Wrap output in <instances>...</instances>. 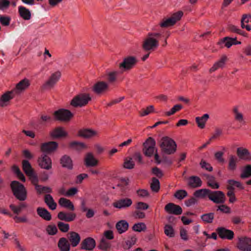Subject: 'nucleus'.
Here are the masks:
<instances>
[{
	"label": "nucleus",
	"instance_id": "nucleus-1",
	"mask_svg": "<svg viewBox=\"0 0 251 251\" xmlns=\"http://www.w3.org/2000/svg\"><path fill=\"white\" fill-rule=\"evenodd\" d=\"M161 34L158 32L151 31L148 33L143 41L142 47L145 51H153L159 46V40Z\"/></svg>",
	"mask_w": 251,
	"mask_h": 251
},
{
	"label": "nucleus",
	"instance_id": "nucleus-2",
	"mask_svg": "<svg viewBox=\"0 0 251 251\" xmlns=\"http://www.w3.org/2000/svg\"><path fill=\"white\" fill-rule=\"evenodd\" d=\"M183 13L181 11H178L173 13L170 17L163 18L159 22V26L163 28H168L174 25L177 22L180 20Z\"/></svg>",
	"mask_w": 251,
	"mask_h": 251
},
{
	"label": "nucleus",
	"instance_id": "nucleus-3",
	"mask_svg": "<svg viewBox=\"0 0 251 251\" xmlns=\"http://www.w3.org/2000/svg\"><path fill=\"white\" fill-rule=\"evenodd\" d=\"M11 187L14 195L19 200L25 201L27 198V191L25 186L17 181L11 183Z\"/></svg>",
	"mask_w": 251,
	"mask_h": 251
},
{
	"label": "nucleus",
	"instance_id": "nucleus-4",
	"mask_svg": "<svg viewBox=\"0 0 251 251\" xmlns=\"http://www.w3.org/2000/svg\"><path fill=\"white\" fill-rule=\"evenodd\" d=\"M160 147L163 152L168 154L175 153L176 150L175 141L168 137H164L161 139Z\"/></svg>",
	"mask_w": 251,
	"mask_h": 251
},
{
	"label": "nucleus",
	"instance_id": "nucleus-5",
	"mask_svg": "<svg viewBox=\"0 0 251 251\" xmlns=\"http://www.w3.org/2000/svg\"><path fill=\"white\" fill-rule=\"evenodd\" d=\"M91 100L88 93H80L75 96L71 101V105L74 107H82L86 105Z\"/></svg>",
	"mask_w": 251,
	"mask_h": 251
},
{
	"label": "nucleus",
	"instance_id": "nucleus-6",
	"mask_svg": "<svg viewBox=\"0 0 251 251\" xmlns=\"http://www.w3.org/2000/svg\"><path fill=\"white\" fill-rule=\"evenodd\" d=\"M155 145V140L152 137H149L143 144V152L144 155L149 157L152 156L157 151Z\"/></svg>",
	"mask_w": 251,
	"mask_h": 251
},
{
	"label": "nucleus",
	"instance_id": "nucleus-7",
	"mask_svg": "<svg viewBox=\"0 0 251 251\" xmlns=\"http://www.w3.org/2000/svg\"><path fill=\"white\" fill-rule=\"evenodd\" d=\"M99 132L98 130L91 128H83L79 129L77 132V136L85 139H90L98 137Z\"/></svg>",
	"mask_w": 251,
	"mask_h": 251
},
{
	"label": "nucleus",
	"instance_id": "nucleus-8",
	"mask_svg": "<svg viewBox=\"0 0 251 251\" xmlns=\"http://www.w3.org/2000/svg\"><path fill=\"white\" fill-rule=\"evenodd\" d=\"M137 62L134 56H127L123 59L122 62L119 64V67L123 71H129L132 69Z\"/></svg>",
	"mask_w": 251,
	"mask_h": 251
},
{
	"label": "nucleus",
	"instance_id": "nucleus-9",
	"mask_svg": "<svg viewBox=\"0 0 251 251\" xmlns=\"http://www.w3.org/2000/svg\"><path fill=\"white\" fill-rule=\"evenodd\" d=\"M61 73L59 71H56L51 74L48 79L43 85L44 89H50L52 88L59 80Z\"/></svg>",
	"mask_w": 251,
	"mask_h": 251
},
{
	"label": "nucleus",
	"instance_id": "nucleus-10",
	"mask_svg": "<svg viewBox=\"0 0 251 251\" xmlns=\"http://www.w3.org/2000/svg\"><path fill=\"white\" fill-rule=\"evenodd\" d=\"M38 166L42 169L50 170L52 169V160L47 154L41 155L37 159Z\"/></svg>",
	"mask_w": 251,
	"mask_h": 251
},
{
	"label": "nucleus",
	"instance_id": "nucleus-11",
	"mask_svg": "<svg viewBox=\"0 0 251 251\" xmlns=\"http://www.w3.org/2000/svg\"><path fill=\"white\" fill-rule=\"evenodd\" d=\"M49 135L53 139H62L68 137L69 134L65 128L62 126H57L50 131Z\"/></svg>",
	"mask_w": 251,
	"mask_h": 251
},
{
	"label": "nucleus",
	"instance_id": "nucleus-12",
	"mask_svg": "<svg viewBox=\"0 0 251 251\" xmlns=\"http://www.w3.org/2000/svg\"><path fill=\"white\" fill-rule=\"evenodd\" d=\"M236 247L242 251H251V238L246 236L239 237Z\"/></svg>",
	"mask_w": 251,
	"mask_h": 251
},
{
	"label": "nucleus",
	"instance_id": "nucleus-13",
	"mask_svg": "<svg viewBox=\"0 0 251 251\" xmlns=\"http://www.w3.org/2000/svg\"><path fill=\"white\" fill-rule=\"evenodd\" d=\"M54 116L56 120L66 122L73 117V114L68 110L61 109L54 112Z\"/></svg>",
	"mask_w": 251,
	"mask_h": 251
},
{
	"label": "nucleus",
	"instance_id": "nucleus-14",
	"mask_svg": "<svg viewBox=\"0 0 251 251\" xmlns=\"http://www.w3.org/2000/svg\"><path fill=\"white\" fill-rule=\"evenodd\" d=\"M58 147V144L56 142L50 141L43 143L41 146V150L43 152L51 153L55 151Z\"/></svg>",
	"mask_w": 251,
	"mask_h": 251
},
{
	"label": "nucleus",
	"instance_id": "nucleus-15",
	"mask_svg": "<svg viewBox=\"0 0 251 251\" xmlns=\"http://www.w3.org/2000/svg\"><path fill=\"white\" fill-rule=\"evenodd\" d=\"M109 89V85L105 81H99L93 86V91L97 94H101L107 92Z\"/></svg>",
	"mask_w": 251,
	"mask_h": 251
},
{
	"label": "nucleus",
	"instance_id": "nucleus-16",
	"mask_svg": "<svg viewBox=\"0 0 251 251\" xmlns=\"http://www.w3.org/2000/svg\"><path fill=\"white\" fill-rule=\"evenodd\" d=\"M29 85V80L28 79L25 78L17 83L14 89L12 91H14V94H20L27 89Z\"/></svg>",
	"mask_w": 251,
	"mask_h": 251
},
{
	"label": "nucleus",
	"instance_id": "nucleus-17",
	"mask_svg": "<svg viewBox=\"0 0 251 251\" xmlns=\"http://www.w3.org/2000/svg\"><path fill=\"white\" fill-rule=\"evenodd\" d=\"M209 199L216 203H223L225 200L224 194L221 191H210Z\"/></svg>",
	"mask_w": 251,
	"mask_h": 251
},
{
	"label": "nucleus",
	"instance_id": "nucleus-18",
	"mask_svg": "<svg viewBox=\"0 0 251 251\" xmlns=\"http://www.w3.org/2000/svg\"><path fill=\"white\" fill-rule=\"evenodd\" d=\"M14 97V91H7L1 95L0 98V107L8 105L10 100Z\"/></svg>",
	"mask_w": 251,
	"mask_h": 251
},
{
	"label": "nucleus",
	"instance_id": "nucleus-19",
	"mask_svg": "<svg viewBox=\"0 0 251 251\" xmlns=\"http://www.w3.org/2000/svg\"><path fill=\"white\" fill-rule=\"evenodd\" d=\"M132 204V201L129 198L121 199L113 202V206L118 209L129 207Z\"/></svg>",
	"mask_w": 251,
	"mask_h": 251
},
{
	"label": "nucleus",
	"instance_id": "nucleus-20",
	"mask_svg": "<svg viewBox=\"0 0 251 251\" xmlns=\"http://www.w3.org/2000/svg\"><path fill=\"white\" fill-rule=\"evenodd\" d=\"M84 162L85 166L87 167H95L99 164V160L91 152H87L84 157Z\"/></svg>",
	"mask_w": 251,
	"mask_h": 251
},
{
	"label": "nucleus",
	"instance_id": "nucleus-21",
	"mask_svg": "<svg viewBox=\"0 0 251 251\" xmlns=\"http://www.w3.org/2000/svg\"><path fill=\"white\" fill-rule=\"evenodd\" d=\"M165 210L169 214H173L176 215H180L182 213L181 207L173 203H169L165 206Z\"/></svg>",
	"mask_w": 251,
	"mask_h": 251
},
{
	"label": "nucleus",
	"instance_id": "nucleus-22",
	"mask_svg": "<svg viewBox=\"0 0 251 251\" xmlns=\"http://www.w3.org/2000/svg\"><path fill=\"white\" fill-rule=\"evenodd\" d=\"M237 155L241 160L249 161L251 160V153L246 148L239 147L237 149Z\"/></svg>",
	"mask_w": 251,
	"mask_h": 251
},
{
	"label": "nucleus",
	"instance_id": "nucleus-23",
	"mask_svg": "<svg viewBox=\"0 0 251 251\" xmlns=\"http://www.w3.org/2000/svg\"><path fill=\"white\" fill-rule=\"evenodd\" d=\"M81 246L82 249L92 251L96 247V242L93 238L88 237L82 241Z\"/></svg>",
	"mask_w": 251,
	"mask_h": 251
},
{
	"label": "nucleus",
	"instance_id": "nucleus-24",
	"mask_svg": "<svg viewBox=\"0 0 251 251\" xmlns=\"http://www.w3.org/2000/svg\"><path fill=\"white\" fill-rule=\"evenodd\" d=\"M227 60V56L225 55H223L219 60L214 64L213 66L210 69L209 71L210 72H213L218 69L224 68Z\"/></svg>",
	"mask_w": 251,
	"mask_h": 251
},
{
	"label": "nucleus",
	"instance_id": "nucleus-25",
	"mask_svg": "<svg viewBox=\"0 0 251 251\" xmlns=\"http://www.w3.org/2000/svg\"><path fill=\"white\" fill-rule=\"evenodd\" d=\"M219 236L222 239H232L234 237V232L224 228H219L217 230Z\"/></svg>",
	"mask_w": 251,
	"mask_h": 251
},
{
	"label": "nucleus",
	"instance_id": "nucleus-26",
	"mask_svg": "<svg viewBox=\"0 0 251 251\" xmlns=\"http://www.w3.org/2000/svg\"><path fill=\"white\" fill-rule=\"evenodd\" d=\"M241 23L242 28H245L248 31L251 30V15L250 14L243 15Z\"/></svg>",
	"mask_w": 251,
	"mask_h": 251
},
{
	"label": "nucleus",
	"instance_id": "nucleus-27",
	"mask_svg": "<svg viewBox=\"0 0 251 251\" xmlns=\"http://www.w3.org/2000/svg\"><path fill=\"white\" fill-rule=\"evenodd\" d=\"M57 217L60 220L71 222L75 219L76 215L74 213H66L61 211L58 213Z\"/></svg>",
	"mask_w": 251,
	"mask_h": 251
},
{
	"label": "nucleus",
	"instance_id": "nucleus-28",
	"mask_svg": "<svg viewBox=\"0 0 251 251\" xmlns=\"http://www.w3.org/2000/svg\"><path fill=\"white\" fill-rule=\"evenodd\" d=\"M69 146L73 150L81 151L88 149V146L84 142L73 141L69 143Z\"/></svg>",
	"mask_w": 251,
	"mask_h": 251
},
{
	"label": "nucleus",
	"instance_id": "nucleus-29",
	"mask_svg": "<svg viewBox=\"0 0 251 251\" xmlns=\"http://www.w3.org/2000/svg\"><path fill=\"white\" fill-rule=\"evenodd\" d=\"M58 203L61 207L70 209L72 211L75 210V206L73 202L65 198H61L58 201Z\"/></svg>",
	"mask_w": 251,
	"mask_h": 251
},
{
	"label": "nucleus",
	"instance_id": "nucleus-30",
	"mask_svg": "<svg viewBox=\"0 0 251 251\" xmlns=\"http://www.w3.org/2000/svg\"><path fill=\"white\" fill-rule=\"evenodd\" d=\"M37 213L40 217L46 221H50L51 216L50 213L45 208L39 207L37 208Z\"/></svg>",
	"mask_w": 251,
	"mask_h": 251
},
{
	"label": "nucleus",
	"instance_id": "nucleus-31",
	"mask_svg": "<svg viewBox=\"0 0 251 251\" xmlns=\"http://www.w3.org/2000/svg\"><path fill=\"white\" fill-rule=\"evenodd\" d=\"M18 12L20 16L25 20H29L31 19V14L29 9L24 6H19Z\"/></svg>",
	"mask_w": 251,
	"mask_h": 251
},
{
	"label": "nucleus",
	"instance_id": "nucleus-32",
	"mask_svg": "<svg viewBox=\"0 0 251 251\" xmlns=\"http://www.w3.org/2000/svg\"><path fill=\"white\" fill-rule=\"evenodd\" d=\"M44 201L50 209L53 210L56 208L57 204L50 195L46 194L44 197Z\"/></svg>",
	"mask_w": 251,
	"mask_h": 251
},
{
	"label": "nucleus",
	"instance_id": "nucleus-33",
	"mask_svg": "<svg viewBox=\"0 0 251 251\" xmlns=\"http://www.w3.org/2000/svg\"><path fill=\"white\" fill-rule=\"evenodd\" d=\"M58 247L61 251H69L70 249V244L65 238H61L59 239Z\"/></svg>",
	"mask_w": 251,
	"mask_h": 251
},
{
	"label": "nucleus",
	"instance_id": "nucleus-34",
	"mask_svg": "<svg viewBox=\"0 0 251 251\" xmlns=\"http://www.w3.org/2000/svg\"><path fill=\"white\" fill-rule=\"evenodd\" d=\"M69 241L73 247H76L80 242V237L77 233L71 232L70 233Z\"/></svg>",
	"mask_w": 251,
	"mask_h": 251
},
{
	"label": "nucleus",
	"instance_id": "nucleus-35",
	"mask_svg": "<svg viewBox=\"0 0 251 251\" xmlns=\"http://www.w3.org/2000/svg\"><path fill=\"white\" fill-rule=\"evenodd\" d=\"M209 117L208 114H205L201 117H196V122L198 125V126L201 129L204 128Z\"/></svg>",
	"mask_w": 251,
	"mask_h": 251
},
{
	"label": "nucleus",
	"instance_id": "nucleus-36",
	"mask_svg": "<svg viewBox=\"0 0 251 251\" xmlns=\"http://www.w3.org/2000/svg\"><path fill=\"white\" fill-rule=\"evenodd\" d=\"M60 163L63 167L67 168L68 169H72L73 168L72 160L67 155H64L61 158Z\"/></svg>",
	"mask_w": 251,
	"mask_h": 251
},
{
	"label": "nucleus",
	"instance_id": "nucleus-37",
	"mask_svg": "<svg viewBox=\"0 0 251 251\" xmlns=\"http://www.w3.org/2000/svg\"><path fill=\"white\" fill-rule=\"evenodd\" d=\"M116 227L119 233H123L127 230L128 224L125 220H121L117 223Z\"/></svg>",
	"mask_w": 251,
	"mask_h": 251
},
{
	"label": "nucleus",
	"instance_id": "nucleus-38",
	"mask_svg": "<svg viewBox=\"0 0 251 251\" xmlns=\"http://www.w3.org/2000/svg\"><path fill=\"white\" fill-rule=\"evenodd\" d=\"M22 168L23 171L27 176H28L34 172L33 169L28 160H23Z\"/></svg>",
	"mask_w": 251,
	"mask_h": 251
},
{
	"label": "nucleus",
	"instance_id": "nucleus-39",
	"mask_svg": "<svg viewBox=\"0 0 251 251\" xmlns=\"http://www.w3.org/2000/svg\"><path fill=\"white\" fill-rule=\"evenodd\" d=\"M223 42L227 48H229L233 45H240L241 43V42L236 40V38L225 37Z\"/></svg>",
	"mask_w": 251,
	"mask_h": 251
},
{
	"label": "nucleus",
	"instance_id": "nucleus-40",
	"mask_svg": "<svg viewBox=\"0 0 251 251\" xmlns=\"http://www.w3.org/2000/svg\"><path fill=\"white\" fill-rule=\"evenodd\" d=\"M233 111L235 120L241 124H245V122L243 115L242 112L240 111L238 108L237 107H234Z\"/></svg>",
	"mask_w": 251,
	"mask_h": 251
},
{
	"label": "nucleus",
	"instance_id": "nucleus-41",
	"mask_svg": "<svg viewBox=\"0 0 251 251\" xmlns=\"http://www.w3.org/2000/svg\"><path fill=\"white\" fill-rule=\"evenodd\" d=\"M27 207V204L25 203H21L19 205H16L14 204H11L9 205L10 208L13 212L14 214H20L23 209Z\"/></svg>",
	"mask_w": 251,
	"mask_h": 251
},
{
	"label": "nucleus",
	"instance_id": "nucleus-42",
	"mask_svg": "<svg viewBox=\"0 0 251 251\" xmlns=\"http://www.w3.org/2000/svg\"><path fill=\"white\" fill-rule=\"evenodd\" d=\"M188 185L192 187H200L201 185V179L197 176H192L188 179Z\"/></svg>",
	"mask_w": 251,
	"mask_h": 251
},
{
	"label": "nucleus",
	"instance_id": "nucleus-43",
	"mask_svg": "<svg viewBox=\"0 0 251 251\" xmlns=\"http://www.w3.org/2000/svg\"><path fill=\"white\" fill-rule=\"evenodd\" d=\"M164 231L165 234L169 238L174 237L175 235L174 227L170 225H165L164 227Z\"/></svg>",
	"mask_w": 251,
	"mask_h": 251
},
{
	"label": "nucleus",
	"instance_id": "nucleus-44",
	"mask_svg": "<svg viewBox=\"0 0 251 251\" xmlns=\"http://www.w3.org/2000/svg\"><path fill=\"white\" fill-rule=\"evenodd\" d=\"M37 193L39 194H49L52 192V189L50 187L48 186H44L39 185L35 188Z\"/></svg>",
	"mask_w": 251,
	"mask_h": 251
},
{
	"label": "nucleus",
	"instance_id": "nucleus-45",
	"mask_svg": "<svg viewBox=\"0 0 251 251\" xmlns=\"http://www.w3.org/2000/svg\"><path fill=\"white\" fill-rule=\"evenodd\" d=\"M237 159L235 156L231 155L229 158L228 170L230 171H234L237 167Z\"/></svg>",
	"mask_w": 251,
	"mask_h": 251
},
{
	"label": "nucleus",
	"instance_id": "nucleus-46",
	"mask_svg": "<svg viewBox=\"0 0 251 251\" xmlns=\"http://www.w3.org/2000/svg\"><path fill=\"white\" fill-rule=\"evenodd\" d=\"M209 193L210 190L208 189H200L195 192L194 196L199 198H204L207 196L209 198Z\"/></svg>",
	"mask_w": 251,
	"mask_h": 251
},
{
	"label": "nucleus",
	"instance_id": "nucleus-47",
	"mask_svg": "<svg viewBox=\"0 0 251 251\" xmlns=\"http://www.w3.org/2000/svg\"><path fill=\"white\" fill-rule=\"evenodd\" d=\"M242 178H248L251 176V165H246L242 170L240 176Z\"/></svg>",
	"mask_w": 251,
	"mask_h": 251
},
{
	"label": "nucleus",
	"instance_id": "nucleus-48",
	"mask_svg": "<svg viewBox=\"0 0 251 251\" xmlns=\"http://www.w3.org/2000/svg\"><path fill=\"white\" fill-rule=\"evenodd\" d=\"M132 229L135 231L141 232L145 231L147 229V226L144 223H138L133 226Z\"/></svg>",
	"mask_w": 251,
	"mask_h": 251
},
{
	"label": "nucleus",
	"instance_id": "nucleus-49",
	"mask_svg": "<svg viewBox=\"0 0 251 251\" xmlns=\"http://www.w3.org/2000/svg\"><path fill=\"white\" fill-rule=\"evenodd\" d=\"M12 170L17 175L19 179L23 182H25V177L18 166L16 165L13 166L12 167Z\"/></svg>",
	"mask_w": 251,
	"mask_h": 251
},
{
	"label": "nucleus",
	"instance_id": "nucleus-50",
	"mask_svg": "<svg viewBox=\"0 0 251 251\" xmlns=\"http://www.w3.org/2000/svg\"><path fill=\"white\" fill-rule=\"evenodd\" d=\"M119 74L118 71H112L107 73V79L110 82H115L117 80Z\"/></svg>",
	"mask_w": 251,
	"mask_h": 251
},
{
	"label": "nucleus",
	"instance_id": "nucleus-51",
	"mask_svg": "<svg viewBox=\"0 0 251 251\" xmlns=\"http://www.w3.org/2000/svg\"><path fill=\"white\" fill-rule=\"evenodd\" d=\"M228 183L229 184L228 189L229 190H233L235 187L239 188L241 189H243L242 185L239 181H235L234 180H229L228 181Z\"/></svg>",
	"mask_w": 251,
	"mask_h": 251
},
{
	"label": "nucleus",
	"instance_id": "nucleus-52",
	"mask_svg": "<svg viewBox=\"0 0 251 251\" xmlns=\"http://www.w3.org/2000/svg\"><path fill=\"white\" fill-rule=\"evenodd\" d=\"M201 219L205 223H211L214 219V214L209 213L203 214L201 216Z\"/></svg>",
	"mask_w": 251,
	"mask_h": 251
},
{
	"label": "nucleus",
	"instance_id": "nucleus-53",
	"mask_svg": "<svg viewBox=\"0 0 251 251\" xmlns=\"http://www.w3.org/2000/svg\"><path fill=\"white\" fill-rule=\"evenodd\" d=\"M151 188L152 191L157 192L160 189V183L159 180L155 178H153L151 183Z\"/></svg>",
	"mask_w": 251,
	"mask_h": 251
},
{
	"label": "nucleus",
	"instance_id": "nucleus-54",
	"mask_svg": "<svg viewBox=\"0 0 251 251\" xmlns=\"http://www.w3.org/2000/svg\"><path fill=\"white\" fill-rule=\"evenodd\" d=\"M182 106L180 104H176L172 107L171 110L169 111L165 112L164 114L166 116H170L174 114L176 112L179 111L181 109Z\"/></svg>",
	"mask_w": 251,
	"mask_h": 251
},
{
	"label": "nucleus",
	"instance_id": "nucleus-55",
	"mask_svg": "<svg viewBox=\"0 0 251 251\" xmlns=\"http://www.w3.org/2000/svg\"><path fill=\"white\" fill-rule=\"evenodd\" d=\"M134 163L131 157H126L124 160V167L127 169L134 168Z\"/></svg>",
	"mask_w": 251,
	"mask_h": 251
},
{
	"label": "nucleus",
	"instance_id": "nucleus-56",
	"mask_svg": "<svg viewBox=\"0 0 251 251\" xmlns=\"http://www.w3.org/2000/svg\"><path fill=\"white\" fill-rule=\"evenodd\" d=\"M207 184L212 189H218L219 187L218 183L215 180L212 176H209L207 177Z\"/></svg>",
	"mask_w": 251,
	"mask_h": 251
},
{
	"label": "nucleus",
	"instance_id": "nucleus-57",
	"mask_svg": "<svg viewBox=\"0 0 251 251\" xmlns=\"http://www.w3.org/2000/svg\"><path fill=\"white\" fill-rule=\"evenodd\" d=\"M47 233L50 235H53L57 232V228L55 225H48L46 228Z\"/></svg>",
	"mask_w": 251,
	"mask_h": 251
},
{
	"label": "nucleus",
	"instance_id": "nucleus-58",
	"mask_svg": "<svg viewBox=\"0 0 251 251\" xmlns=\"http://www.w3.org/2000/svg\"><path fill=\"white\" fill-rule=\"evenodd\" d=\"M154 107L152 105H150L145 109H143L140 112V114L142 117L145 116L153 112Z\"/></svg>",
	"mask_w": 251,
	"mask_h": 251
},
{
	"label": "nucleus",
	"instance_id": "nucleus-59",
	"mask_svg": "<svg viewBox=\"0 0 251 251\" xmlns=\"http://www.w3.org/2000/svg\"><path fill=\"white\" fill-rule=\"evenodd\" d=\"M187 196V192L184 190L177 191L174 195L176 198L178 200H182Z\"/></svg>",
	"mask_w": 251,
	"mask_h": 251
},
{
	"label": "nucleus",
	"instance_id": "nucleus-60",
	"mask_svg": "<svg viewBox=\"0 0 251 251\" xmlns=\"http://www.w3.org/2000/svg\"><path fill=\"white\" fill-rule=\"evenodd\" d=\"M29 179L31 180L32 184L34 186L35 188L38 186L39 179L36 174L34 172L31 174L27 176Z\"/></svg>",
	"mask_w": 251,
	"mask_h": 251
},
{
	"label": "nucleus",
	"instance_id": "nucleus-61",
	"mask_svg": "<svg viewBox=\"0 0 251 251\" xmlns=\"http://www.w3.org/2000/svg\"><path fill=\"white\" fill-rule=\"evenodd\" d=\"M11 18L9 16L0 15V23L4 26H8L10 24Z\"/></svg>",
	"mask_w": 251,
	"mask_h": 251
},
{
	"label": "nucleus",
	"instance_id": "nucleus-62",
	"mask_svg": "<svg viewBox=\"0 0 251 251\" xmlns=\"http://www.w3.org/2000/svg\"><path fill=\"white\" fill-rule=\"evenodd\" d=\"M57 226L60 230L63 232H67L70 228V226L69 224H65L64 223L61 222L58 223Z\"/></svg>",
	"mask_w": 251,
	"mask_h": 251
},
{
	"label": "nucleus",
	"instance_id": "nucleus-63",
	"mask_svg": "<svg viewBox=\"0 0 251 251\" xmlns=\"http://www.w3.org/2000/svg\"><path fill=\"white\" fill-rule=\"evenodd\" d=\"M227 196L229 198V202L230 203H234L236 201L237 199L233 190H229L227 193Z\"/></svg>",
	"mask_w": 251,
	"mask_h": 251
},
{
	"label": "nucleus",
	"instance_id": "nucleus-64",
	"mask_svg": "<svg viewBox=\"0 0 251 251\" xmlns=\"http://www.w3.org/2000/svg\"><path fill=\"white\" fill-rule=\"evenodd\" d=\"M78 192V190L75 187H72L68 189V191L65 193V196L67 197L73 196Z\"/></svg>",
	"mask_w": 251,
	"mask_h": 251
}]
</instances>
